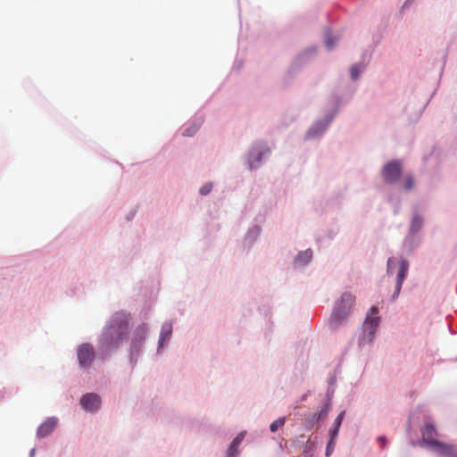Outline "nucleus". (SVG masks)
<instances>
[{"mask_svg": "<svg viewBox=\"0 0 457 457\" xmlns=\"http://www.w3.org/2000/svg\"><path fill=\"white\" fill-rule=\"evenodd\" d=\"M407 270H408V262L405 260H402V262L400 263L398 274H397V279H396V287H395V293L396 295H398L400 292L403 281L406 277Z\"/></svg>", "mask_w": 457, "mask_h": 457, "instance_id": "obj_10", "label": "nucleus"}, {"mask_svg": "<svg viewBox=\"0 0 457 457\" xmlns=\"http://www.w3.org/2000/svg\"><path fill=\"white\" fill-rule=\"evenodd\" d=\"M34 452H35V450H32V451H31V453H30V454H31V455H33V454H34Z\"/></svg>", "mask_w": 457, "mask_h": 457, "instance_id": "obj_30", "label": "nucleus"}, {"mask_svg": "<svg viewBox=\"0 0 457 457\" xmlns=\"http://www.w3.org/2000/svg\"><path fill=\"white\" fill-rule=\"evenodd\" d=\"M325 127L320 124H315L308 132V137H315L316 135L320 134L322 131H324Z\"/></svg>", "mask_w": 457, "mask_h": 457, "instance_id": "obj_13", "label": "nucleus"}, {"mask_svg": "<svg viewBox=\"0 0 457 457\" xmlns=\"http://www.w3.org/2000/svg\"><path fill=\"white\" fill-rule=\"evenodd\" d=\"M196 130H197V128H196V127L188 128V129H187L184 131V135H185V136H188V137L193 136V135L195 133V131H196Z\"/></svg>", "mask_w": 457, "mask_h": 457, "instance_id": "obj_26", "label": "nucleus"}, {"mask_svg": "<svg viewBox=\"0 0 457 457\" xmlns=\"http://www.w3.org/2000/svg\"><path fill=\"white\" fill-rule=\"evenodd\" d=\"M325 43L328 49H332L335 46L336 39L330 33H327L325 37Z\"/></svg>", "mask_w": 457, "mask_h": 457, "instance_id": "obj_15", "label": "nucleus"}, {"mask_svg": "<svg viewBox=\"0 0 457 457\" xmlns=\"http://www.w3.org/2000/svg\"><path fill=\"white\" fill-rule=\"evenodd\" d=\"M312 257V252L311 250H306L301 252L296 257V262L300 265L307 264Z\"/></svg>", "mask_w": 457, "mask_h": 457, "instance_id": "obj_12", "label": "nucleus"}, {"mask_svg": "<svg viewBox=\"0 0 457 457\" xmlns=\"http://www.w3.org/2000/svg\"><path fill=\"white\" fill-rule=\"evenodd\" d=\"M359 73H360V69L358 68L357 65H353L351 68V71H350V74H351L352 79L353 80L357 79L358 77H359Z\"/></svg>", "mask_w": 457, "mask_h": 457, "instance_id": "obj_20", "label": "nucleus"}, {"mask_svg": "<svg viewBox=\"0 0 457 457\" xmlns=\"http://www.w3.org/2000/svg\"><path fill=\"white\" fill-rule=\"evenodd\" d=\"M414 186V179L412 177L409 176L406 178L404 182V188L406 190H411Z\"/></svg>", "mask_w": 457, "mask_h": 457, "instance_id": "obj_19", "label": "nucleus"}, {"mask_svg": "<svg viewBox=\"0 0 457 457\" xmlns=\"http://www.w3.org/2000/svg\"><path fill=\"white\" fill-rule=\"evenodd\" d=\"M396 264V259L395 258H389L387 261V273H392L393 269L395 268Z\"/></svg>", "mask_w": 457, "mask_h": 457, "instance_id": "obj_22", "label": "nucleus"}, {"mask_svg": "<svg viewBox=\"0 0 457 457\" xmlns=\"http://www.w3.org/2000/svg\"><path fill=\"white\" fill-rule=\"evenodd\" d=\"M244 436H245V434L244 433H239L235 438L234 440L232 441L234 443V445H237L239 446V445L241 444L242 440L244 439Z\"/></svg>", "mask_w": 457, "mask_h": 457, "instance_id": "obj_24", "label": "nucleus"}, {"mask_svg": "<svg viewBox=\"0 0 457 457\" xmlns=\"http://www.w3.org/2000/svg\"><path fill=\"white\" fill-rule=\"evenodd\" d=\"M354 299V296L347 292L341 295L328 320V325L331 328H337L346 320Z\"/></svg>", "mask_w": 457, "mask_h": 457, "instance_id": "obj_2", "label": "nucleus"}, {"mask_svg": "<svg viewBox=\"0 0 457 457\" xmlns=\"http://www.w3.org/2000/svg\"><path fill=\"white\" fill-rule=\"evenodd\" d=\"M172 333V326L170 323H165L162 327L159 347H162L166 340H168Z\"/></svg>", "mask_w": 457, "mask_h": 457, "instance_id": "obj_11", "label": "nucleus"}, {"mask_svg": "<svg viewBox=\"0 0 457 457\" xmlns=\"http://www.w3.org/2000/svg\"><path fill=\"white\" fill-rule=\"evenodd\" d=\"M436 435V428L432 424H427L422 433V441L427 445L435 449V451L445 457H457L456 447L452 445L441 443L433 436Z\"/></svg>", "mask_w": 457, "mask_h": 457, "instance_id": "obj_3", "label": "nucleus"}, {"mask_svg": "<svg viewBox=\"0 0 457 457\" xmlns=\"http://www.w3.org/2000/svg\"><path fill=\"white\" fill-rule=\"evenodd\" d=\"M335 441L336 440L330 439L329 442L328 443V445H327V448H326V456H329L332 453V452L334 451Z\"/></svg>", "mask_w": 457, "mask_h": 457, "instance_id": "obj_21", "label": "nucleus"}, {"mask_svg": "<svg viewBox=\"0 0 457 457\" xmlns=\"http://www.w3.org/2000/svg\"><path fill=\"white\" fill-rule=\"evenodd\" d=\"M344 415H345V411H342L335 420V422H334V426L336 428H340L341 426V423H342V420H343V418H344Z\"/></svg>", "mask_w": 457, "mask_h": 457, "instance_id": "obj_23", "label": "nucleus"}, {"mask_svg": "<svg viewBox=\"0 0 457 457\" xmlns=\"http://www.w3.org/2000/svg\"><path fill=\"white\" fill-rule=\"evenodd\" d=\"M378 441L381 443L382 447H384L386 445V439L385 436H380L378 438Z\"/></svg>", "mask_w": 457, "mask_h": 457, "instance_id": "obj_28", "label": "nucleus"}, {"mask_svg": "<svg viewBox=\"0 0 457 457\" xmlns=\"http://www.w3.org/2000/svg\"><path fill=\"white\" fill-rule=\"evenodd\" d=\"M129 321V314L123 312H118L112 316L100 337L99 349L102 353L107 354L127 341Z\"/></svg>", "mask_w": 457, "mask_h": 457, "instance_id": "obj_1", "label": "nucleus"}, {"mask_svg": "<svg viewBox=\"0 0 457 457\" xmlns=\"http://www.w3.org/2000/svg\"><path fill=\"white\" fill-rule=\"evenodd\" d=\"M328 409H327V408H323V409L320 411V413H319V415H318V417H317V420H324V419L327 417V415H328Z\"/></svg>", "mask_w": 457, "mask_h": 457, "instance_id": "obj_25", "label": "nucleus"}, {"mask_svg": "<svg viewBox=\"0 0 457 457\" xmlns=\"http://www.w3.org/2000/svg\"><path fill=\"white\" fill-rule=\"evenodd\" d=\"M58 423L57 418H47L37 428V435L39 438H43L51 434L56 428Z\"/></svg>", "mask_w": 457, "mask_h": 457, "instance_id": "obj_9", "label": "nucleus"}, {"mask_svg": "<svg viewBox=\"0 0 457 457\" xmlns=\"http://www.w3.org/2000/svg\"><path fill=\"white\" fill-rule=\"evenodd\" d=\"M371 315L376 314L378 312V309L376 307H372L370 309Z\"/></svg>", "mask_w": 457, "mask_h": 457, "instance_id": "obj_29", "label": "nucleus"}, {"mask_svg": "<svg viewBox=\"0 0 457 457\" xmlns=\"http://www.w3.org/2000/svg\"><path fill=\"white\" fill-rule=\"evenodd\" d=\"M402 172V167L398 161H392L386 164L382 170L383 179L387 183L398 180Z\"/></svg>", "mask_w": 457, "mask_h": 457, "instance_id": "obj_6", "label": "nucleus"}, {"mask_svg": "<svg viewBox=\"0 0 457 457\" xmlns=\"http://www.w3.org/2000/svg\"><path fill=\"white\" fill-rule=\"evenodd\" d=\"M238 447L239 446L237 445H234V443L232 442L229 445V448L228 449L227 456L236 457L238 453Z\"/></svg>", "mask_w": 457, "mask_h": 457, "instance_id": "obj_16", "label": "nucleus"}, {"mask_svg": "<svg viewBox=\"0 0 457 457\" xmlns=\"http://www.w3.org/2000/svg\"><path fill=\"white\" fill-rule=\"evenodd\" d=\"M339 428H334L330 430V439L336 440L337 434H338Z\"/></svg>", "mask_w": 457, "mask_h": 457, "instance_id": "obj_27", "label": "nucleus"}, {"mask_svg": "<svg viewBox=\"0 0 457 457\" xmlns=\"http://www.w3.org/2000/svg\"><path fill=\"white\" fill-rule=\"evenodd\" d=\"M77 355L80 366H88L95 359L94 347L88 343L82 344L78 347Z\"/></svg>", "mask_w": 457, "mask_h": 457, "instance_id": "obj_7", "label": "nucleus"}, {"mask_svg": "<svg viewBox=\"0 0 457 457\" xmlns=\"http://www.w3.org/2000/svg\"><path fill=\"white\" fill-rule=\"evenodd\" d=\"M422 225V219L420 216H415L412 219L411 229L418 230Z\"/></svg>", "mask_w": 457, "mask_h": 457, "instance_id": "obj_17", "label": "nucleus"}, {"mask_svg": "<svg viewBox=\"0 0 457 457\" xmlns=\"http://www.w3.org/2000/svg\"><path fill=\"white\" fill-rule=\"evenodd\" d=\"M212 189V183H206L200 188V194L202 195H208Z\"/></svg>", "mask_w": 457, "mask_h": 457, "instance_id": "obj_18", "label": "nucleus"}, {"mask_svg": "<svg viewBox=\"0 0 457 457\" xmlns=\"http://www.w3.org/2000/svg\"><path fill=\"white\" fill-rule=\"evenodd\" d=\"M148 328L146 324L143 323L136 328L130 343V358L131 360L137 356L140 348L145 343Z\"/></svg>", "mask_w": 457, "mask_h": 457, "instance_id": "obj_4", "label": "nucleus"}, {"mask_svg": "<svg viewBox=\"0 0 457 457\" xmlns=\"http://www.w3.org/2000/svg\"><path fill=\"white\" fill-rule=\"evenodd\" d=\"M285 424V418H278V420H274L270 424V431L276 432L279 428L283 427Z\"/></svg>", "mask_w": 457, "mask_h": 457, "instance_id": "obj_14", "label": "nucleus"}, {"mask_svg": "<svg viewBox=\"0 0 457 457\" xmlns=\"http://www.w3.org/2000/svg\"><path fill=\"white\" fill-rule=\"evenodd\" d=\"M378 317L370 315L367 317L362 326L363 336L360 338V345H365L372 340L378 327Z\"/></svg>", "mask_w": 457, "mask_h": 457, "instance_id": "obj_5", "label": "nucleus"}, {"mask_svg": "<svg viewBox=\"0 0 457 457\" xmlns=\"http://www.w3.org/2000/svg\"><path fill=\"white\" fill-rule=\"evenodd\" d=\"M80 403L86 411H96L100 408L101 400L96 394H87L81 400Z\"/></svg>", "mask_w": 457, "mask_h": 457, "instance_id": "obj_8", "label": "nucleus"}]
</instances>
